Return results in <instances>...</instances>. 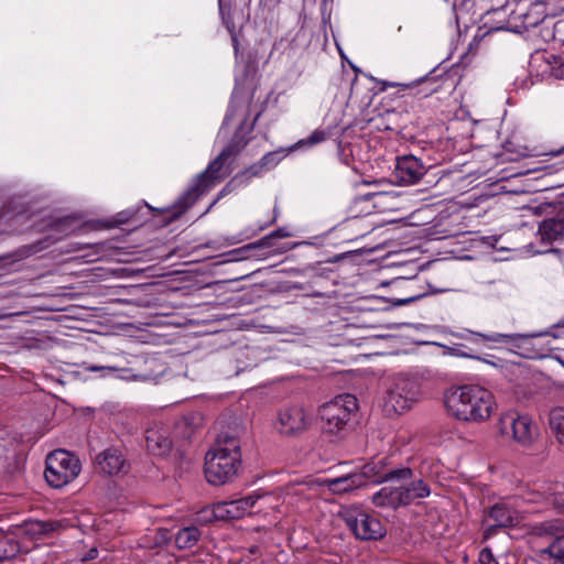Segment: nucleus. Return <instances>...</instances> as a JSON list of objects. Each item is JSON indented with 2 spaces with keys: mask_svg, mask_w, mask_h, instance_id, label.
Wrapping results in <instances>:
<instances>
[{
  "mask_svg": "<svg viewBox=\"0 0 564 564\" xmlns=\"http://www.w3.org/2000/svg\"><path fill=\"white\" fill-rule=\"evenodd\" d=\"M426 173V169L423 163L413 155H404L398 158L394 175L395 178L405 185H412L417 183L422 176Z\"/></svg>",
  "mask_w": 564,
  "mask_h": 564,
  "instance_id": "13",
  "label": "nucleus"
},
{
  "mask_svg": "<svg viewBox=\"0 0 564 564\" xmlns=\"http://www.w3.org/2000/svg\"><path fill=\"white\" fill-rule=\"evenodd\" d=\"M554 358L564 367V359H562L560 356H555Z\"/></svg>",
  "mask_w": 564,
  "mask_h": 564,
  "instance_id": "40",
  "label": "nucleus"
},
{
  "mask_svg": "<svg viewBox=\"0 0 564 564\" xmlns=\"http://www.w3.org/2000/svg\"><path fill=\"white\" fill-rule=\"evenodd\" d=\"M230 36H231V42H232V46H234L235 53L237 54L238 53V47H239V41H238V36H237V33H236V30L234 31V33H230Z\"/></svg>",
  "mask_w": 564,
  "mask_h": 564,
  "instance_id": "37",
  "label": "nucleus"
},
{
  "mask_svg": "<svg viewBox=\"0 0 564 564\" xmlns=\"http://www.w3.org/2000/svg\"><path fill=\"white\" fill-rule=\"evenodd\" d=\"M405 506L415 499L426 498L431 494V488L423 479L412 480L409 485H401Z\"/></svg>",
  "mask_w": 564,
  "mask_h": 564,
  "instance_id": "21",
  "label": "nucleus"
},
{
  "mask_svg": "<svg viewBox=\"0 0 564 564\" xmlns=\"http://www.w3.org/2000/svg\"><path fill=\"white\" fill-rule=\"evenodd\" d=\"M231 158L221 151L207 166V169L197 176L195 184L187 189L171 207V220L180 218L192 207L200 195L209 191L216 184L224 181L231 172L227 162Z\"/></svg>",
  "mask_w": 564,
  "mask_h": 564,
  "instance_id": "3",
  "label": "nucleus"
},
{
  "mask_svg": "<svg viewBox=\"0 0 564 564\" xmlns=\"http://www.w3.org/2000/svg\"><path fill=\"white\" fill-rule=\"evenodd\" d=\"M261 165L264 166V169L268 171L279 164L281 161V152L280 151H272L264 154L260 160Z\"/></svg>",
  "mask_w": 564,
  "mask_h": 564,
  "instance_id": "30",
  "label": "nucleus"
},
{
  "mask_svg": "<svg viewBox=\"0 0 564 564\" xmlns=\"http://www.w3.org/2000/svg\"><path fill=\"white\" fill-rule=\"evenodd\" d=\"M219 2V13L223 20V23L226 25L229 33H234L236 30V25L231 15L230 6H227L223 2V0H218Z\"/></svg>",
  "mask_w": 564,
  "mask_h": 564,
  "instance_id": "29",
  "label": "nucleus"
},
{
  "mask_svg": "<svg viewBox=\"0 0 564 564\" xmlns=\"http://www.w3.org/2000/svg\"><path fill=\"white\" fill-rule=\"evenodd\" d=\"M82 470L78 457L65 449H56L46 457L44 477L53 488H62L75 480Z\"/></svg>",
  "mask_w": 564,
  "mask_h": 564,
  "instance_id": "5",
  "label": "nucleus"
},
{
  "mask_svg": "<svg viewBox=\"0 0 564 564\" xmlns=\"http://www.w3.org/2000/svg\"><path fill=\"white\" fill-rule=\"evenodd\" d=\"M358 410L355 395L346 393L318 408L321 427L325 434L343 436L349 427L354 413Z\"/></svg>",
  "mask_w": 564,
  "mask_h": 564,
  "instance_id": "4",
  "label": "nucleus"
},
{
  "mask_svg": "<svg viewBox=\"0 0 564 564\" xmlns=\"http://www.w3.org/2000/svg\"><path fill=\"white\" fill-rule=\"evenodd\" d=\"M258 118L259 115L256 116L253 122L249 126H247L246 120H243L235 131L229 143L223 149V151L226 154H228L231 159L239 154L249 143L250 139L247 135L253 130L254 123L258 120Z\"/></svg>",
  "mask_w": 564,
  "mask_h": 564,
  "instance_id": "18",
  "label": "nucleus"
},
{
  "mask_svg": "<svg viewBox=\"0 0 564 564\" xmlns=\"http://www.w3.org/2000/svg\"><path fill=\"white\" fill-rule=\"evenodd\" d=\"M357 474L364 476V485L366 484V479H369L372 482H383L405 481L413 477L412 469L408 467L386 470L383 459L366 464L361 468V471Z\"/></svg>",
  "mask_w": 564,
  "mask_h": 564,
  "instance_id": "12",
  "label": "nucleus"
},
{
  "mask_svg": "<svg viewBox=\"0 0 564 564\" xmlns=\"http://www.w3.org/2000/svg\"><path fill=\"white\" fill-rule=\"evenodd\" d=\"M502 556L496 558L489 547L482 549L479 553V562L481 564H496V562H499Z\"/></svg>",
  "mask_w": 564,
  "mask_h": 564,
  "instance_id": "32",
  "label": "nucleus"
},
{
  "mask_svg": "<svg viewBox=\"0 0 564 564\" xmlns=\"http://www.w3.org/2000/svg\"><path fill=\"white\" fill-rule=\"evenodd\" d=\"M423 79H420L417 82H413V83H409V84H397V83H390V82H383V87L382 89H386L387 87H397V86H401V87H404V88H411L414 86L415 83H420L422 82Z\"/></svg>",
  "mask_w": 564,
  "mask_h": 564,
  "instance_id": "35",
  "label": "nucleus"
},
{
  "mask_svg": "<svg viewBox=\"0 0 564 564\" xmlns=\"http://www.w3.org/2000/svg\"><path fill=\"white\" fill-rule=\"evenodd\" d=\"M539 235L541 240L547 243L564 237V207L560 208L553 217L546 218L540 224Z\"/></svg>",
  "mask_w": 564,
  "mask_h": 564,
  "instance_id": "16",
  "label": "nucleus"
},
{
  "mask_svg": "<svg viewBox=\"0 0 564 564\" xmlns=\"http://www.w3.org/2000/svg\"><path fill=\"white\" fill-rule=\"evenodd\" d=\"M262 508H263V505L261 503V505H260V508H258V511H261V510H262Z\"/></svg>",
  "mask_w": 564,
  "mask_h": 564,
  "instance_id": "44",
  "label": "nucleus"
},
{
  "mask_svg": "<svg viewBox=\"0 0 564 564\" xmlns=\"http://www.w3.org/2000/svg\"><path fill=\"white\" fill-rule=\"evenodd\" d=\"M540 553L547 554L553 560V564H564V533L556 535L546 547L540 550Z\"/></svg>",
  "mask_w": 564,
  "mask_h": 564,
  "instance_id": "25",
  "label": "nucleus"
},
{
  "mask_svg": "<svg viewBox=\"0 0 564 564\" xmlns=\"http://www.w3.org/2000/svg\"><path fill=\"white\" fill-rule=\"evenodd\" d=\"M262 508H263V505L261 503V505H260V508H258V511H261V510H262Z\"/></svg>",
  "mask_w": 564,
  "mask_h": 564,
  "instance_id": "43",
  "label": "nucleus"
},
{
  "mask_svg": "<svg viewBox=\"0 0 564 564\" xmlns=\"http://www.w3.org/2000/svg\"><path fill=\"white\" fill-rule=\"evenodd\" d=\"M326 139H327V133L324 130L316 129L306 139L300 140L295 144V147H297V148L313 147V145L324 142Z\"/></svg>",
  "mask_w": 564,
  "mask_h": 564,
  "instance_id": "28",
  "label": "nucleus"
},
{
  "mask_svg": "<svg viewBox=\"0 0 564 564\" xmlns=\"http://www.w3.org/2000/svg\"><path fill=\"white\" fill-rule=\"evenodd\" d=\"M336 495L345 494L364 486V476L356 473L336 478H326L322 482Z\"/></svg>",
  "mask_w": 564,
  "mask_h": 564,
  "instance_id": "19",
  "label": "nucleus"
},
{
  "mask_svg": "<svg viewBox=\"0 0 564 564\" xmlns=\"http://www.w3.org/2000/svg\"><path fill=\"white\" fill-rule=\"evenodd\" d=\"M420 387L415 379L400 375L395 377L392 387L384 399V408L388 412L401 414L417 402Z\"/></svg>",
  "mask_w": 564,
  "mask_h": 564,
  "instance_id": "6",
  "label": "nucleus"
},
{
  "mask_svg": "<svg viewBox=\"0 0 564 564\" xmlns=\"http://www.w3.org/2000/svg\"><path fill=\"white\" fill-rule=\"evenodd\" d=\"M241 467L240 440L228 433L218 436L205 457V476L215 486L232 481Z\"/></svg>",
  "mask_w": 564,
  "mask_h": 564,
  "instance_id": "2",
  "label": "nucleus"
},
{
  "mask_svg": "<svg viewBox=\"0 0 564 564\" xmlns=\"http://www.w3.org/2000/svg\"><path fill=\"white\" fill-rule=\"evenodd\" d=\"M486 516L492 521L484 531V539H489L496 534L499 528H513L521 521L520 512L506 501H499L486 511Z\"/></svg>",
  "mask_w": 564,
  "mask_h": 564,
  "instance_id": "11",
  "label": "nucleus"
},
{
  "mask_svg": "<svg viewBox=\"0 0 564 564\" xmlns=\"http://www.w3.org/2000/svg\"><path fill=\"white\" fill-rule=\"evenodd\" d=\"M7 543L8 540L6 538H0V562L9 557V554L6 550Z\"/></svg>",
  "mask_w": 564,
  "mask_h": 564,
  "instance_id": "36",
  "label": "nucleus"
},
{
  "mask_svg": "<svg viewBox=\"0 0 564 564\" xmlns=\"http://www.w3.org/2000/svg\"><path fill=\"white\" fill-rule=\"evenodd\" d=\"M479 42H480V39L475 37L473 40V42L469 44L468 53L471 52L473 50H476L478 44H479Z\"/></svg>",
  "mask_w": 564,
  "mask_h": 564,
  "instance_id": "39",
  "label": "nucleus"
},
{
  "mask_svg": "<svg viewBox=\"0 0 564 564\" xmlns=\"http://www.w3.org/2000/svg\"><path fill=\"white\" fill-rule=\"evenodd\" d=\"M269 498L268 495L252 494L237 500L218 502L214 505L213 510H207V512H213L214 517L218 519H240L251 513L258 502Z\"/></svg>",
  "mask_w": 564,
  "mask_h": 564,
  "instance_id": "10",
  "label": "nucleus"
},
{
  "mask_svg": "<svg viewBox=\"0 0 564 564\" xmlns=\"http://www.w3.org/2000/svg\"><path fill=\"white\" fill-rule=\"evenodd\" d=\"M263 171H267L263 165H261V162L258 161L257 163L249 166L243 173L249 176H259Z\"/></svg>",
  "mask_w": 564,
  "mask_h": 564,
  "instance_id": "33",
  "label": "nucleus"
},
{
  "mask_svg": "<svg viewBox=\"0 0 564 564\" xmlns=\"http://www.w3.org/2000/svg\"><path fill=\"white\" fill-rule=\"evenodd\" d=\"M346 524L360 540H378L386 534L381 522L361 510H350L346 514Z\"/></svg>",
  "mask_w": 564,
  "mask_h": 564,
  "instance_id": "8",
  "label": "nucleus"
},
{
  "mask_svg": "<svg viewBox=\"0 0 564 564\" xmlns=\"http://www.w3.org/2000/svg\"><path fill=\"white\" fill-rule=\"evenodd\" d=\"M62 527L59 521H34L28 524V531L33 534H48Z\"/></svg>",
  "mask_w": 564,
  "mask_h": 564,
  "instance_id": "27",
  "label": "nucleus"
},
{
  "mask_svg": "<svg viewBox=\"0 0 564 564\" xmlns=\"http://www.w3.org/2000/svg\"><path fill=\"white\" fill-rule=\"evenodd\" d=\"M173 447L170 433L164 427H151L145 433V448L154 455L163 457L167 455Z\"/></svg>",
  "mask_w": 564,
  "mask_h": 564,
  "instance_id": "15",
  "label": "nucleus"
},
{
  "mask_svg": "<svg viewBox=\"0 0 564 564\" xmlns=\"http://www.w3.org/2000/svg\"><path fill=\"white\" fill-rule=\"evenodd\" d=\"M531 533L536 538H549L553 541L556 535H562L564 530L561 528L558 520H553L534 525Z\"/></svg>",
  "mask_w": 564,
  "mask_h": 564,
  "instance_id": "24",
  "label": "nucleus"
},
{
  "mask_svg": "<svg viewBox=\"0 0 564 564\" xmlns=\"http://www.w3.org/2000/svg\"><path fill=\"white\" fill-rule=\"evenodd\" d=\"M372 502L377 507H389L393 509L405 506L401 485L398 487H383L372 496Z\"/></svg>",
  "mask_w": 564,
  "mask_h": 564,
  "instance_id": "20",
  "label": "nucleus"
},
{
  "mask_svg": "<svg viewBox=\"0 0 564 564\" xmlns=\"http://www.w3.org/2000/svg\"><path fill=\"white\" fill-rule=\"evenodd\" d=\"M489 340L496 341V343H506V344H512L518 347L525 346L530 343V340L533 338V336L528 335H507V334H496L494 336L487 337Z\"/></svg>",
  "mask_w": 564,
  "mask_h": 564,
  "instance_id": "26",
  "label": "nucleus"
},
{
  "mask_svg": "<svg viewBox=\"0 0 564 564\" xmlns=\"http://www.w3.org/2000/svg\"><path fill=\"white\" fill-rule=\"evenodd\" d=\"M214 509V506L213 507H208V508H205L203 509L200 512H199V519L200 521H204V522H212L214 520H219L218 518H215L213 512H207V510H213Z\"/></svg>",
  "mask_w": 564,
  "mask_h": 564,
  "instance_id": "34",
  "label": "nucleus"
},
{
  "mask_svg": "<svg viewBox=\"0 0 564 564\" xmlns=\"http://www.w3.org/2000/svg\"><path fill=\"white\" fill-rule=\"evenodd\" d=\"M310 424V416L303 406L289 405L278 412L275 429L282 435L294 436L305 432Z\"/></svg>",
  "mask_w": 564,
  "mask_h": 564,
  "instance_id": "9",
  "label": "nucleus"
},
{
  "mask_svg": "<svg viewBox=\"0 0 564 564\" xmlns=\"http://www.w3.org/2000/svg\"><path fill=\"white\" fill-rule=\"evenodd\" d=\"M498 430L501 435L512 438L522 446L531 445L536 435V427L532 419L518 412L501 414L498 421Z\"/></svg>",
  "mask_w": 564,
  "mask_h": 564,
  "instance_id": "7",
  "label": "nucleus"
},
{
  "mask_svg": "<svg viewBox=\"0 0 564 564\" xmlns=\"http://www.w3.org/2000/svg\"><path fill=\"white\" fill-rule=\"evenodd\" d=\"M200 531L196 527L181 529L175 535V544L180 550H188L197 544Z\"/></svg>",
  "mask_w": 564,
  "mask_h": 564,
  "instance_id": "23",
  "label": "nucleus"
},
{
  "mask_svg": "<svg viewBox=\"0 0 564 564\" xmlns=\"http://www.w3.org/2000/svg\"><path fill=\"white\" fill-rule=\"evenodd\" d=\"M562 153H564V147H563V148H561L558 151H556V152H555V154H562Z\"/></svg>",
  "mask_w": 564,
  "mask_h": 564,
  "instance_id": "42",
  "label": "nucleus"
},
{
  "mask_svg": "<svg viewBox=\"0 0 564 564\" xmlns=\"http://www.w3.org/2000/svg\"><path fill=\"white\" fill-rule=\"evenodd\" d=\"M496 564H517V562L513 557L509 560V556L505 555L499 562H496Z\"/></svg>",
  "mask_w": 564,
  "mask_h": 564,
  "instance_id": "38",
  "label": "nucleus"
},
{
  "mask_svg": "<svg viewBox=\"0 0 564 564\" xmlns=\"http://www.w3.org/2000/svg\"><path fill=\"white\" fill-rule=\"evenodd\" d=\"M445 404L452 416L465 422H485L496 406L494 394L477 384L453 389L446 395Z\"/></svg>",
  "mask_w": 564,
  "mask_h": 564,
  "instance_id": "1",
  "label": "nucleus"
},
{
  "mask_svg": "<svg viewBox=\"0 0 564 564\" xmlns=\"http://www.w3.org/2000/svg\"><path fill=\"white\" fill-rule=\"evenodd\" d=\"M95 464L99 471L113 476L127 474L129 464L122 453L116 447H109L96 456Z\"/></svg>",
  "mask_w": 564,
  "mask_h": 564,
  "instance_id": "14",
  "label": "nucleus"
},
{
  "mask_svg": "<svg viewBox=\"0 0 564 564\" xmlns=\"http://www.w3.org/2000/svg\"><path fill=\"white\" fill-rule=\"evenodd\" d=\"M549 425L555 440L564 446V406H556L550 411Z\"/></svg>",
  "mask_w": 564,
  "mask_h": 564,
  "instance_id": "22",
  "label": "nucleus"
},
{
  "mask_svg": "<svg viewBox=\"0 0 564 564\" xmlns=\"http://www.w3.org/2000/svg\"><path fill=\"white\" fill-rule=\"evenodd\" d=\"M100 369H102V367H91V368H90V370H91V371H98V370H100Z\"/></svg>",
  "mask_w": 564,
  "mask_h": 564,
  "instance_id": "41",
  "label": "nucleus"
},
{
  "mask_svg": "<svg viewBox=\"0 0 564 564\" xmlns=\"http://www.w3.org/2000/svg\"><path fill=\"white\" fill-rule=\"evenodd\" d=\"M291 234L285 228H279L278 230L272 231L270 235H267L265 237L261 238L260 240L249 243L246 247H243V250L251 251V250H265L259 256L263 258H268L274 254H280L284 252V249L275 248L274 240L279 238H288Z\"/></svg>",
  "mask_w": 564,
  "mask_h": 564,
  "instance_id": "17",
  "label": "nucleus"
},
{
  "mask_svg": "<svg viewBox=\"0 0 564 564\" xmlns=\"http://www.w3.org/2000/svg\"><path fill=\"white\" fill-rule=\"evenodd\" d=\"M554 59V64H551L550 74L552 77L556 79L564 78V63L557 59L555 56H552Z\"/></svg>",
  "mask_w": 564,
  "mask_h": 564,
  "instance_id": "31",
  "label": "nucleus"
}]
</instances>
